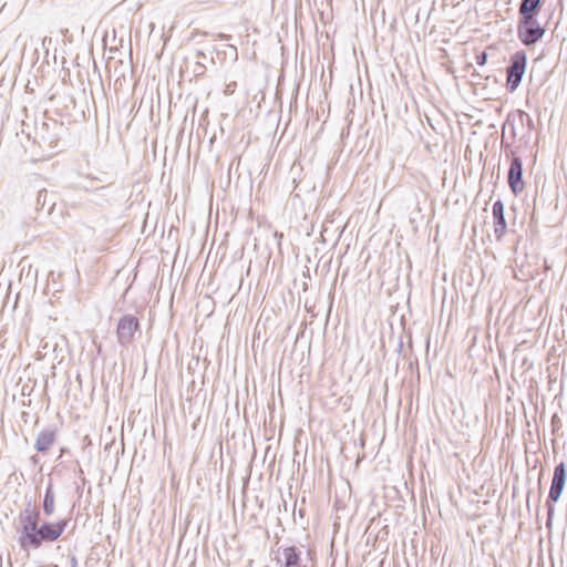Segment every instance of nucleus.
I'll return each mask as SVG.
<instances>
[{
    "mask_svg": "<svg viewBox=\"0 0 567 567\" xmlns=\"http://www.w3.org/2000/svg\"><path fill=\"white\" fill-rule=\"evenodd\" d=\"M545 34V28L535 17L520 18L517 24V35L523 44L530 47L537 43Z\"/></svg>",
    "mask_w": 567,
    "mask_h": 567,
    "instance_id": "nucleus-1",
    "label": "nucleus"
},
{
    "mask_svg": "<svg viewBox=\"0 0 567 567\" xmlns=\"http://www.w3.org/2000/svg\"><path fill=\"white\" fill-rule=\"evenodd\" d=\"M527 56L525 51H517L511 58V65L507 68V89L514 92L522 82L526 70Z\"/></svg>",
    "mask_w": 567,
    "mask_h": 567,
    "instance_id": "nucleus-2",
    "label": "nucleus"
},
{
    "mask_svg": "<svg viewBox=\"0 0 567 567\" xmlns=\"http://www.w3.org/2000/svg\"><path fill=\"white\" fill-rule=\"evenodd\" d=\"M65 526V522L56 524L44 523L43 525L38 527L35 534L31 535V540L29 545H31L33 548H39L42 542L56 540L64 532Z\"/></svg>",
    "mask_w": 567,
    "mask_h": 567,
    "instance_id": "nucleus-3",
    "label": "nucleus"
},
{
    "mask_svg": "<svg viewBox=\"0 0 567 567\" xmlns=\"http://www.w3.org/2000/svg\"><path fill=\"white\" fill-rule=\"evenodd\" d=\"M20 522L23 527L22 535L20 536V544L22 547H25L31 540V535L35 534L38 529L39 512L32 508L31 504H28L20 515Z\"/></svg>",
    "mask_w": 567,
    "mask_h": 567,
    "instance_id": "nucleus-4",
    "label": "nucleus"
},
{
    "mask_svg": "<svg viewBox=\"0 0 567 567\" xmlns=\"http://www.w3.org/2000/svg\"><path fill=\"white\" fill-rule=\"evenodd\" d=\"M140 328L138 319L132 315L122 317L117 323L116 336L118 343L123 347L133 342L134 336Z\"/></svg>",
    "mask_w": 567,
    "mask_h": 567,
    "instance_id": "nucleus-5",
    "label": "nucleus"
},
{
    "mask_svg": "<svg viewBox=\"0 0 567 567\" xmlns=\"http://www.w3.org/2000/svg\"><path fill=\"white\" fill-rule=\"evenodd\" d=\"M566 482V466L564 463H559L555 470L551 480V485L548 494L549 502H557L564 491Z\"/></svg>",
    "mask_w": 567,
    "mask_h": 567,
    "instance_id": "nucleus-6",
    "label": "nucleus"
},
{
    "mask_svg": "<svg viewBox=\"0 0 567 567\" xmlns=\"http://www.w3.org/2000/svg\"><path fill=\"white\" fill-rule=\"evenodd\" d=\"M508 185L512 192L517 195L524 189L523 163L519 157H514L508 169Z\"/></svg>",
    "mask_w": 567,
    "mask_h": 567,
    "instance_id": "nucleus-7",
    "label": "nucleus"
},
{
    "mask_svg": "<svg viewBox=\"0 0 567 567\" xmlns=\"http://www.w3.org/2000/svg\"><path fill=\"white\" fill-rule=\"evenodd\" d=\"M504 209V203L501 199L493 204L494 235L497 241L503 239L507 229Z\"/></svg>",
    "mask_w": 567,
    "mask_h": 567,
    "instance_id": "nucleus-8",
    "label": "nucleus"
},
{
    "mask_svg": "<svg viewBox=\"0 0 567 567\" xmlns=\"http://www.w3.org/2000/svg\"><path fill=\"white\" fill-rule=\"evenodd\" d=\"M300 555L296 547H286L280 551L278 561L282 563L284 567H302Z\"/></svg>",
    "mask_w": 567,
    "mask_h": 567,
    "instance_id": "nucleus-9",
    "label": "nucleus"
},
{
    "mask_svg": "<svg viewBox=\"0 0 567 567\" xmlns=\"http://www.w3.org/2000/svg\"><path fill=\"white\" fill-rule=\"evenodd\" d=\"M54 442V432L50 430H44L39 433L35 447L39 452H47Z\"/></svg>",
    "mask_w": 567,
    "mask_h": 567,
    "instance_id": "nucleus-10",
    "label": "nucleus"
},
{
    "mask_svg": "<svg viewBox=\"0 0 567 567\" xmlns=\"http://www.w3.org/2000/svg\"><path fill=\"white\" fill-rule=\"evenodd\" d=\"M540 7V0H522L519 6L520 18L535 17Z\"/></svg>",
    "mask_w": 567,
    "mask_h": 567,
    "instance_id": "nucleus-11",
    "label": "nucleus"
},
{
    "mask_svg": "<svg viewBox=\"0 0 567 567\" xmlns=\"http://www.w3.org/2000/svg\"><path fill=\"white\" fill-rule=\"evenodd\" d=\"M54 492L52 489V486L49 485L44 493V499H43V512L47 516H51L54 512Z\"/></svg>",
    "mask_w": 567,
    "mask_h": 567,
    "instance_id": "nucleus-12",
    "label": "nucleus"
},
{
    "mask_svg": "<svg viewBox=\"0 0 567 567\" xmlns=\"http://www.w3.org/2000/svg\"><path fill=\"white\" fill-rule=\"evenodd\" d=\"M236 86H237L236 82L228 83L225 87V94H233L236 90Z\"/></svg>",
    "mask_w": 567,
    "mask_h": 567,
    "instance_id": "nucleus-13",
    "label": "nucleus"
},
{
    "mask_svg": "<svg viewBox=\"0 0 567 567\" xmlns=\"http://www.w3.org/2000/svg\"><path fill=\"white\" fill-rule=\"evenodd\" d=\"M477 64L483 65L486 63L487 54L485 52H482L480 55H477Z\"/></svg>",
    "mask_w": 567,
    "mask_h": 567,
    "instance_id": "nucleus-14",
    "label": "nucleus"
},
{
    "mask_svg": "<svg viewBox=\"0 0 567 567\" xmlns=\"http://www.w3.org/2000/svg\"><path fill=\"white\" fill-rule=\"evenodd\" d=\"M71 567H78V560L74 556L71 557Z\"/></svg>",
    "mask_w": 567,
    "mask_h": 567,
    "instance_id": "nucleus-15",
    "label": "nucleus"
},
{
    "mask_svg": "<svg viewBox=\"0 0 567 567\" xmlns=\"http://www.w3.org/2000/svg\"><path fill=\"white\" fill-rule=\"evenodd\" d=\"M553 512H554V507L550 504H548V517L549 518H550Z\"/></svg>",
    "mask_w": 567,
    "mask_h": 567,
    "instance_id": "nucleus-16",
    "label": "nucleus"
}]
</instances>
